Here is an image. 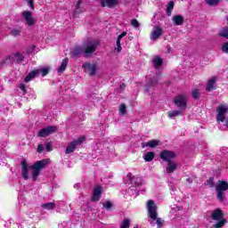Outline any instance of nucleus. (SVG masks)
Listing matches in <instances>:
<instances>
[{
    "instance_id": "1",
    "label": "nucleus",
    "mask_w": 228,
    "mask_h": 228,
    "mask_svg": "<svg viewBox=\"0 0 228 228\" xmlns=\"http://www.w3.org/2000/svg\"><path fill=\"white\" fill-rule=\"evenodd\" d=\"M147 210H148V216L152 220H157L156 224L158 225V228H161L163 225V219L158 218V206H156V203L152 200H150L147 203Z\"/></svg>"
},
{
    "instance_id": "3",
    "label": "nucleus",
    "mask_w": 228,
    "mask_h": 228,
    "mask_svg": "<svg viewBox=\"0 0 228 228\" xmlns=\"http://www.w3.org/2000/svg\"><path fill=\"white\" fill-rule=\"evenodd\" d=\"M47 163H49V160L43 159L36 162L32 167H30L32 170V179L34 181H37V179L40 175V170H42V168H45Z\"/></svg>"
},
{
    "instance_id": "45",
    "label": "nucleus",
    "mask_w": 228,
    "mask_h": 228,
    "mask_svg": "<svg viewBox=\"0 0 228 228\" xmlns=\"http://www.w3.org/2000/svg\"><path fill=\"white\" fill-rule=\"evenodd\" d=\"M19 88H20V90H21V92H23V94H26V85H24V84H20V86H19Z\"/></svg>"
},
{
    "instance_id": "26",
    "label": "nucleus",
    "mask_w": 228,
    "mask_h": 228,
    "mask_svg": "<svg viewBox=\"0 0 228 228\" xmlns=\"http://www.w3.org/2000/svg\"><path fill=\"white\" fill-rule=\"evenodd\" d=\"M174 1H169L167 5V15L170 17L172 15V12L174 10Z\"/></svg>"
},
{
    "instance_id": "27",
    "label": "nucleus",
    "mask_w": 228,
    "mask_h": 228,
    "mask_svg": "<svg viewBox=\"0 0 228 228\" xmlns=\"http://www.w3.org/2000/svg\"><path fill=\"white\" fill-rule=\"evenodd\" d=\"M81 1H83V0H78V2L76 4L74 17H76L77 15V13H83V8H81Z\"/></svg>"
},
{
    "instance_id": "33",
    "label": "nucleus",
    "mask_w": 228,
    "mask_h": 228,
    "mask_svg": "<svg viewBox=\"0 0 228 228\" xmlns=\"http://www.w3.org/2000/svg\"><path fill=\"white\" fill-rule=\"evenodd\" d=\"M219 36L228 39V28L221 29V31L219 32Z\"/></svg>"
},
{
    "instance_id": "29",
    "label": "nucleus",
    "mask_w": 228,
    "mask_h": 228,
    "mask_svg": "<svg viewBox=\"0 0 228 228\" xmlns=\"http://www.w3.org/2000/svg\"><path fill=\"white\" fill-rule=\"evenodd\" d=\"M143 159L147 162L152 161V159H154V152L149 151V152L145 153L143 156Z\"/></svg>"
},
{
    "instance_id": "11",
    "label": "nucleus",
    "mask_w": 228,
    "mask_h": 228,
    "mask_svg": "<svg viewBox=\"0 0 228 228\" xmlns=\"http://www.w3.org/2000/svg\"><path fill=\"white\" fill-rule=\"evenodd\" d=\"M56 131H58V128L56 126H47L39 130L37 136H39L40 138H45V136H49L53 133H56Z\"/></svg>"
},
{
    "instance_id": "17",
    "label": "nucleus",
    "mask_w": 228,
    "mask_h": 228,
    "mask_svg": "<svg viewBox=\"0 0 228 228\" xmlns=\"http://www.w3.org/2000/svg\"><path fill=\"white\" fill-rule=\"evenodd\" d=\"M102 193V188H101V186H96V187L94 189V191H93L92 201H93V202H97V201H99L100 199H101Z\"/></svg>"
},
{
    "instance_id": "32",
    "label": "nucleus",
    "mask_w": 228,
    "mask_h": 228,
    "mask_svg": "<svg viewBox=\"0 0 228 228\" xmlns=\"http://www.w3.org/2000/svg\"><path fill=\"white\" fill-rule=\"evenodd\" d=\"M20 33H22V30L20 28H12L11 30V35L12 37H20Z\"/></svg>"
},
{
    "instance_id": "38",
    "label": "nucleus",
    "mask_w": 228,
    "mask_h": 228,
    "mask_svg": "<svg viewBox=\"0 0 228 228\" xmlns=\"http://www.w3.org/2000/svg\"><path fill=\"white\" fill-rule=\"evenodd\" d=\"M127 111L126 105L125 104H121L119 107V113L120 115H126V112Z\"/></svg>"
},
{
    "instance_id": "53",
    "label": "nucleus",
    "mask_w": 228,
    "mask_h": 228,
    "mask_svg": "<svg viewBox=\"0 0 228 228\" xmlns=\"http://www.w3.org/2000/svg\"><path fill=\"white\" fill-rule=\"evenodd\" d=\"M77 186H79V185L78 184H75V188L77 187Z\"/></svg>"
},
{
    "instance_id": "24",
    "label": "nucleus",
    "mask_w": 228,
    "mask_h": 228,
    "mask_svg": "<svg viewBox=\"0 0 228 228\" xmlns=\"http://www.w3.org/2000/svg\"><path fill=\"white\" fill-rule=\"evenodd\" d=\"M183 111H184V110H181V109H179V110L168 111L167 112V117L169 118H174L175 117H179V115H183Z\"/></svg>"
},
{
    "instance_id": "22",
    "label": "nucleus",
    "mask_w": 228,
    "mask_h": 228,
    "mask_svg": "<svg viewBox=\"0 0 228 228\" xmlns=\"http://www.w3.org/2000/svg\"><path fill=\"white\" fill-rule=\"evenodd\" d=\"M173 22L175 26H183L184 23V18L181 15L173 16Z\"/></svg>"
},
{
    "instance_id": "40",
    "label": "nucleus",
    "mask_w": 228,
    "mask_h": 228,
    "mask_svg": "<svg viewBox=\"0 0 228 228\" xmlns=\"http://www.w3.org/2000/svg\"><path fill=\"white\" fill-rule=\"evenodd\" d=\"M131 25L133 26V28H140V22H138V20L134 19L131 20Z\"/></svg>"
},
{
    "instance_id": "49",
    "label": "nucleus",
    "mask_w": 228,
    "mask_h": 228,
    "mask_svg": "<svg viewBox=\"0 0 228 228\" xmlns=\"http://www.w3.org/2000/svg\"><path fill=\"white\" fill-rule=\"evenodd\" d=\"M150 85L151 86H154V85H158V77L153 78Z\"/></svg>"
},
{
    "instance_id": "14",
    "label": "nucleus",
    "mask_w": 228,
    "mask_h": 228,
    "mask_svg": "<svg viewBox=\"0 0 228 228\" xmlns=\"http://www.w3.org/2000/svg\"><path fill=\"white\" fill-rule=\"evenodd\" d=\"M161 35H163V28L158 26L154 27L153 30L151 33V40H153L155 42V40H158V38H159Z\"/></svg>"
},
{
    "instance_id": "48",
    "label": "nucleus",
    "mask_w": 228,
    "mask_h": 228,
    "mask_svg": "<svg viewBox=\"0 0 228 228\" xmlns=\"http://www.w3.org/2000/svg\"><path fill=\"white\" fill-rule=\"evenodd\" d=\"M37 152H39V153L44 152V145L43 144H39L37 146Z\"/></svg>"
},
{
    "instance_id": "30",
    "label": "nucleus",
    "mask_w": 228,
    "mask_h": 228,
    "mask_svg": "<svg viewBox=\"0 0 228 228\" xmlns=\"http://www.w3.org/2000/svg\"><path fill=\"white\" fill-rule=\"evenodd\" d=\"M41 207L43 208V209H47L48 211H51L54 209L55 205L53 202H50V203L43 204Z\"/></svg>"
},
{
    "instance_id": "18",
    "label": "nucleus",
    "mask_w": 228,
    "mask_h": 228,
    "mask_svg": "<svg viewBox=\"0 0 228 228\" xmlns=\"http://www.w3.org/2000/svg\"><path fill=\"white\" fill-rule=\"evenodd\" d=\"M118 4V0H102L101 1V5L102 8L106 7L107 8H115Z\"/></svg>"
},
{
    "instance_id": "12",
    "label": "nucleus",
    "mask_w": 228,
    "mask_h": 228,
    "mask_svg": "<svg viewBox=\"0 0 228 228\" xmlns=\"http://www.w3.org/2000/svg\"><path fill=\"white\" fill-rule=\"evenodd\" d=\"M21 16L25 20V24L27 26H35V18H33V12L29 11H23L21 12Z\"/></svg>"
},
{
    "instance_id": "36",
    "label": "nucleus",
    "mask_w": 228,
    "mask_h": 228,
    "mask_svg": "<svg viewBox=\"0 0 228 228\" xmlns=\"http://www.w3.org/2000/svg\"><path fill=\"white\" fill-rule=\"evenodd\" d=\"M221 51L222 53H225L226 54H228V42H225L222 45Z\"/></svg>"
},
{
    "instance_id": "39",
    "label": "nucleus",
    "mask_w": 228,
    "mask_h": 228,
    "mask_svg": "<svg viewBox=\"0 0 228 228\" xmlns=\"http://www.w3.org/2000/svg\"><path fill=\"white\" fill-rule=\"evenodd\" d=\"M207 184H208V186H210V188H215V179L213 177H210L207 181Z\"/></svg>"
},
{
    "instance_id": "25",
    "label": "nucleus",
    "mask_w": 228,
    "mask_h": 228,
    "mask_svg": "<svg viewBox=\"0 0 228 228\" xmlns=\"http://www.w3.org/2000/svg\"><path fill=\"white\" fill-rule=\"evenodd\" d=\"M4 63L5 65H12V63H16L15 53H12L11 55H8L4 60Z\"/></svg>"
},
{
    "instance_id": "31",
    "label": "nucleus",
    "mask_w": 228,
    "mask_h": 228,
    "mask_svg": "<svg viewBox=\"0 0 228 228\" xmlns=\"http://www.w3.org/2000/svg\"><path fill=\"white\" fill-rule=\"evenodd\" d=\"M131 225V220L125 218L121 223L120 228H129Z\"/></svg>"
},
{
    "instance_id": "47",
    "label": "nucleus",
    "mask_w": 228,
    "mask_h": 228,
    "mask_svg": "<svg viewBox=\"0 0 228 228\" xmlns=\"http://www.w3.org/2000/svg\"><path fill=\"white\" fill-rule=\"evenodd\" d=\"M52 147H53V143H51V142H47L45 144V149H46L47 152H51V148Z\"/></svg>"
},
{
    "instance_id": "16",
    "label": "nucleus",
    "mask_w": 228,
    "mask_h": 228,
    "mask_svg": "<svg viewBox=\"0 0 228 228\" xmlns=\"http://www.w3.org/2000/svg\"><path fill=\"white\" fill-rule=\"evenodd\" d=\"M178 164L177 162L171 160L167 162V166L166 167V174H174L175 170H177Z\"/></svg>"
},
{
    "instance_id": "10",
    "label": "nucleus",
    "mask_w": 228,
    "mask_h": 228,
    "mask_svg": "<svg viewBox=\"0 0 228 228\" xmlns=\"http://www.w3.org/2000/svg\"><path fill=\"white\" fill-rule=\"evenodd\" d=\"M82 68L84 72H86L89 76H95L97 74V64L95 63L85 62Z\"/></svg>"
},
{
    "instance_id": "4",
    "label": "nucleus",
    "mask_w": 228,
    "mask_h": 228,
    "mask_svg": "<svg viewBox=\"0 0 228 228\" xmlns=\"http://www.w3.org/2000/svg\"><path fill=\"white\" fill-rule=\"evenodd\" d=\"M212 219L217 222L216 224H213L214 228H222L224 225H225V224H227V220L224 218V214L220 209H216L212 212Z\"/></svg>"
},
{
    "instance_id": "5",
    "label": "nucleus",
    "mask_w": 228,
    "mask_h": 228,
    "mask_svg": "<svg viewBox=\"0 0 228 228\" xmlns=\"http://www.w3.org/2000/svg\"><path fill=\"white\" fill-rule=\"evenodd\" d=\"M228 190V183L225 181H219L216 185V191L217 193V199L221 202L225 200V197H224V192Z\"/></svg>"
},
{
    "instance_id": "44",
    "label": "nucleus",
    "mask_w": 228,
    "mask_h": 228,
    "mask_svg": "<svg viewBox=\"0 0 228 228\" xmlns=\"http://www.w3.org/2000/svg\"><path fill=\"white\" fill-rule=\"evenodd\" d=\"M26 1L28 3V6H30V8L32 10H35V4L33 3V0H26Z\"/></svg>"
},
{
    "instance_id": "21",
    "label": "nucleus",
    "mask_w": 228,
    "mask_h": 228,
    "mask_svg": "<svg viewBox=\"0 0 228 228\" xmlns=\"http://www.w3.org/2000/svg\"><path fill=\"white\" fill-rule=\"evenodd\" d=\"M21 175L25 180H28L29 177L28 175V163L24 160L21 162Z\"/></svg>"
},
{
    "instance_id": "19",
    "label": "nucleus",
    "mask_w": 228,
    "mask_h": 228,
    "mask_svg": "<svg viewBox=\"0 0 228 228\" xmlns=\"http://www.w3.org/2000/svg\"><path fill=\"white\" fill-rule=\"evenodd\" d=\"M217 79L218 78L216 77H212L208 79L206 87L207 92H211L212 90H215V84L216 83Z\"/></svg>"
},
{
    "instance_id": "37",
    "label": "nucleus",
    "mask_w": 228,
    "mask_h": 228,
    "mask_svg": "<svg viewBox=\"0 0 228 228\" xmlns=\"http://www.w3.org/2000/svg\"><path fill=\"white\" fill-rule=\"evenodd\" d=\"M102 206L105 209H111V208H113V203H111V201H105Z\"/></svg>"
},
{
    "instance_id": "20",
    "label": "nucleus",
    "mask_w": 228,
    "mask_h": 228,
    "mask_svg": "<svg viewBox=\"0 0 228 228\" xmlns=\"http://www.w3.org/2000/svg\"><path fill=\"white\" fill-rule=\"evenodd\" d=\"M160 142L158 140H151L147 142H142V149H145V147H150V149H154L155 147H158L159 145Z\"/></svg>"
},
{
    "instance_id": "23",
    "label": "nucleus",
    "mask_w": 228,
    "mask_h": 228,
    "mask_svg": "<svg viewBox=\"0 0 228 228\" xmlns=\"http://www.w3.org/2000/svg\"><path fill=\"white\" fill-rule=\"evenodd\" d=\"M69 65V59L65 58L62 60L61 66L59 67L57 72L59 74H62V72H65V69H67V66Z\"/></svg>"
},
{
    "instance_id": "42",
    "label": "nucleus",
    "mask_w": 228,
    "mask_h": 228,
    "mask_svg": "<svg viewBox=\"0 0 228 228\" xmlns=\"http://www.w3.org/2000/svg\"><path fill=\"white\" fill-rule=\"evenodd\" d=\"M126 35H127V32H126V31L122 32V33L118 37L117 42H120V40H122V38H124V37H126Z\"/></svg>"
},
{
    "instance_id": "35",
    "label": "nucleus",
    "mask_w": 228,
    "mask_h": 228,
    "mask_svg": "<svg viewBox=\"0 0 228 228\" xmlns=\"http://www.w3.org/2000/svg\"><path fill=\"white\" fill-rule=\"evenodd\" d=\"M207 4H209V6H216L218 4V2L220 0H205Z\"/></svg>"
},
{
    "instance_id": "51",
    "label": "nucleus",
    "mask_w": 228,
    "mask_h": 228,
    "mask_svg": "<svg viewBox=\"0 0 228 228\" xmlns=\"http://www.w3.org/2000/svg\"><path fill=\"white\" fill-rule=\"evenodd\" d=\"M175 208H173L172 211H171V213H175Z\"/></svg>"
},
{
    "instance_id": "50",
    "label": "nucleus",
    "mask_w": 228,
    "mask_h": 228,
    "mask_svg": "<svg viewBox=\"0 0 228 228\" xmlns=\"http://www.w3.org/2000/svg\"><path fill=\"white\" fill-rule=\"evenodd\" d=\"M187 183H193V181L191 180V178H188V179H187Z\"/></svg>"
},
{
    "instance_id": "6",
    "label": "nucleus",
    "mask_w": 228,
    "mask_h": 228,
    "mask_svg": "<svg viewBox=\"0 0 228 228\" xmlns=\"http://www.w3.org/2000/svg\"><path fill=\"white\" fill-rule=\"evenodd\" d=\"M228 111V105L227 104H224V105H220L217 108V122H225V126L228 128V116L225 118V113H227Z\"/></svg>"
},
{
    "instance_id": "2",
    "label": "nucleus",
    "mask_w": 228,
    "mask_h": 228,
    "mask_svg": "<svg viewBox=\"0 0 228 228\" xmlns=\"http://www.w3.org/2000/svg\"><path fill=\"white\" fill-rule=\"evenodd\" d=\"M99 45V42L96 40L87 41L85 45H83L84 48V56L86 58H90L97 51V47Z\"/></svg>"
},
{
    "instance_id": "28",
    "label": "nucleus",
    "mask_w": 228,
    "mask_h": 228,
    "mask_svg": "<svg viewBox=\"0 0 228 228\" xmlns=\"http://www.w3.org/2000/svg\"><path fill=\"white\" fill-rule=\"evenodd\" d=\"M161 65H163V60L159 57H156L153 60V66L155 67V69H159V67H161Z\"/></svg>"
},
{
    "instance_id": "8",
    "label": "nucleus",
    "mask_w": 228,
    "mask_h": 228,
    "mask_svg": "<svg viewBox=\"0 0 228 228\" xmlns=\"http://www.w3.org/2000/svg\"><path fill=\"white\" fill-rule=\"evenodd\" d=\"M42 74L43 77L47 76V74H49V68L45 67L42 68L41 69H34L32 70L30 73H28V75L25 77V83H29V81H31V79H34V77H37V76H38V74Z\"/></svg>"
},
{
    "instance_id": "43",
    "label": "nucleus",
    "mask_w": 228,
    "mask_h": 228,
    "mask_svg": "<svg viewBox=\"0 0 228 228\" xmlns=\"http://www.w3.org/2000/svg\"><path fill=\"white\" fill-rule=\"evenodd\" d=\"M116 45L117 47L115 48V50L118 51V53H120V51H122V45H120V42L116 41Z\"/></svg>"
},
{
    "instance_id": "15",
    "label": "nucleus",
    "mask_w": 228,
    "mask_h": 228,
    "mask_svg": "<svg viewBox=\"0 0 228 228\" xmlns=\"http://www.w3.org/2000/svg\"><path fill=\"white\" fill-rule=\"evenodd\" d=\"M70 54L73 58H77V56H81V54L85 56V50L83 46H75L71 49Z\"/></svg>"
},
{
    "instance_id": "54",
    "label": "nucleus",
    "mask_w": 228,
    "mask_h": 228,
    "mask_svg": "<svg viewBox=\"0 0 228 228\" xmlns=\"http://www.w3.org/2000/svg\"><path fill=\"white\" fill-rule=\"evenodd\" d=\"M134 228H138V226H135V227H134Z\"/></svg>"
},
{
    "instance_id": "41",
    "label": "nucleus",
    "mask_w": 228,
    "mask_h": 228,
    "mask_svg": "<svg viewBox=\"0 0 228 228\" xmlns=\"http://www.w3.org/2000/svg\"><path fill=\"white\" fill-rule=\"evenodd\" d=\"M200 95V93L199 92L198 89H194L192 91V97H193V99H199Z\"/></svg>"
},
{
    "instance_id": "34",
    "label": "nucleus",
    "mask_w": 228,
    "mask_h": 228,
    "mask_svg": "<svg viewBox=\"0 0 228 228\" xmlns=\"http://www.w3.org/2000/svg\"><path fill=\"white\" fill-rule=\"evenodd\" d=\"M14 56L16 63H19L24 60V55L22 53H14Z\"/></svg>"
},
{
    "instance_id": "46",
    "label": "nucleus",
    "mask_w": 228,
    "mask_h": 228,
    "mask_svg": "<svg viewBox=\"0 0 228 228\" xmlns=\"http://www.w3.org/2000/svg\"><path fill=\"white\" fill-rule=\"evenodd\" d=\"M36 47L37 46H35V45L30 46L29 48L27 49V53L28 54H31V53H33L35 51Z\"/></svg>"
},
{
    "instance_id": "7",
    "label": "nucleus",
    "mask_w": 228,
    "mask_h": 228,
    "mask_svg": "<svg viewBox=\"0 0 228 228\" xmlns=\"http://www.w3.org/2000/svg\"><path fill=\"white\" fill-rule=\"evenodd\" d=\"M174 102L175 106L182 111H184L186 108H188V98H186V96L183 94H179L175 97Z\"/></svg>"
},
{
    "instance_id": "13",
    "label": "nucleus",
    "mask_w": 228,
    "mask_h": 228,
    "mask_svg": "<svg viewBox=\"0 0 228 228\" xmlns=\"http://www.w3.org/2000/svg\"><path fill=\"white\" fill-rule=\"evenodd\" d=\"M160 158L161 159L168 163V161H172L171 159H174V158H175V153L168 150H164L160 152Z\"/></svg>"
},
{
    "instance_id": "52",
    "label": "nucleus",
    "mask_w": 228,
    "mask_h": 228,
    "mask_svg": "<svg viewBox=\"0 0 228 228\" xmlns=\"http://www.w3.org/2000/svg\"><path fill=\"white\" fill-rule=\"evenodd\" d=\"M121 86V88L123 87L124 88V86H126L125 85H123V86Z\"/></svg>"
},
{
    "instance_id": "9",
    "label": "nucleus",
    "mask_w": 228,
    "mask_h": 228,
    "mask_svg": "<svg viewBox=\"0 0 228 228\" xmlns=\"http://www.w3.org/2000/svg\"><path fill=\"white\" fill-rule=\"evenodd\" d=\"M83 142H85V136L79 137L78 139L69 142L66 148V154H72V152L76 151V147H77V145H81Z\"/></svg>"
}]
</instances>
